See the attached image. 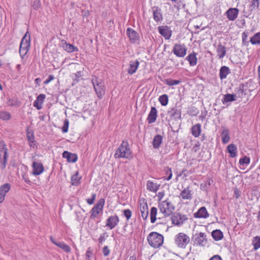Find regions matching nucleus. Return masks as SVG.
<instances>
[{"instance_id":"obj_1","label":"nucleus","mask_w":260,"mask_h":260,"mask_svg":"<svg viewBox=\"0 0 260 260\" xmlns=\"http://www.w3.org/2000/svg\"><path fill=\"white\" fill-rule=\"evenodd\" d=\"M132 153V152L129 148L128 142L126 140H123L116 150L114 154V157L116 158H128L131 157Z\"/></svg>"},{"instance_id":"obj_2","label":"nucleus","mask_w":260,"mask_h":260,"mask_svg":"<svg viewBox=\"0 0 260 260\" xmlns=\"http://www.w3.org/2000/svg\"><path fill=\"white\" fill-rule=\"evenodd\" d=\"M149 244L154 248L160 247L164 243V236L157 232H151L147 237Z\"/></svg>"},{"instance_id":"obj_3","label":"nucleus","mask_w":260,"mask_h":260,"mask_svg":"<svg viewBox=\"0 0 260 260\" xmlns=\"http://www.w3.org/2000/svg\"><path fill=\"white\" fill-rule=\"evenodd\" d=\"M158 208L165 217H168L173 213L175 206L169 199H167L158 203Z\"/></svg>"},{"instance_id":"obj_4","label":"nucleus","mask_w":260,"mask_h":260,"mask_svg":"<svg viewBox=\"0 0 260 260\" xmlns=\"http://www.w3.org/2000/svg\"><path fill=\"white\" fill-rule=\"evenodd\" d=\"M8 150L6 145L3 140L0 141V162L1 169L4 170L8 161Z\"/></svg>"},{"instance_id":"obj_5","label":"nucleus","mask_w":260,"mask_h":260,"mask_svg":"<svg viewBox=\"0 0 260 260\" xmlns=\"http://www.w3.org/2000/svg\"><path fill=\"white\" fill-rule=\"evenodd\" d=\"M92 83L98 96L100 99L102 98L105 93L104 83L96 77L92 78Z\"/></svg>"},{"instance_id":"obj_6","label":"nucleus","mask_w":260,"mask_h":260,"mask_svg":"<svg viewBox=\"0 0 260 260\" xmlns=\"http://www.w3.org/2000/svg\"><path fill=\"white\" fill-rule=\"evenodd\" d=\"M175 243L179 248H185L190 241L189 237L183 233H180L176 235Z\"/></svg>"},{"instance_id":"obj_7","label":"nucleus","mask_w":260,"mask_h":260,"mask_svg":"<svg viewBox=\"0 0 260 260\" xmlns=\"http://www.w3.org/2000/svg\"><path fill=\"white\" fill-rule=\"evenodd\" d=\"M172 52L179 57H183L187 52V48L184 44H176L173 49Z\"/></svg>"},{"instance_id":"obj_8","label":"nucleus","mask_w":260,"mask_h":260,"mask_svg":"<svg viewBox=\"0 0 260 260\" xmlns=\"http://www.w3.org/2000/svg\"><path fill=\"white\" fill-rule=\"evenodd\" d=\"M105 204V200L103 198L100 199L96 204L92 208L91 210V218H95L102 211Z\"/></svg>"},{"instance_id":"obj_9","label":"nucleus","mask_w":260,"mask_h":260,"mask_svg":"<svg viewBox=\"0 0 260 260\" xmlns=\"http://www.w3.org/2000/svg\"><path fill=\"white\" fill-rule=\"evenodd\" d=\"M187 219V217L185 215H182L179 213H175L171 217V220L173 224L177 225H180Z\"/></svg>"},{"instance_id":"obj_10","label":"nucleus","mask_w":260,"mask_h":260,"mask_svg":"<svg viewBox=\"0 0 260 260\" xmlns=\"http://www.w3.org/2000/svg\"><path fill=\"white\" fill-rule=\"evenodd\" d=\"M159 33L163 36L165 39L169 40L172 36V30L170 27L167 25H161L158 26Z\"/></svg>"},{"instance_id":"obj_11","label":"nucleus","mask_w":260,"mask_h":260,"mask_svg":"<svg viewBox=\"0 0 260 260\" xmlns=\"http://www.w3.org/2000/svg\"><path fill=\"white\" fill-rule=\"evenodd\" d=\"M126 34L128 37L131 43H137L139 42V35L138 32L133 29L128 27L126 29Z\"/></svg>"},{"instance_id":"obj_12","label":"nucleus","mask_w":260,"mask_h":260,"mask_svg":"<svg viewBox=\"0 0 260 260\" xmlns=\"http://www.w3.org/2000/svg\"><path fill=\"white\" fill-rule=\"evenodd\" d=\"M168 114L172 119L178 120L181 118V110L178 109L176 107L170 108L168 111Z\"/></svg>"},{"instance_id":"obj_13","label":"nucleus","mask_w":260,"mask_h":260,"mask_svg":"<svg viewBox=\"0 0 260 260\" xmlns=\"http://www.w3.org/2000/svg\"><path fill=\"white\" fill-rule=\"evenodd\" d=\"M193 237H194L195 243L197 245L204 246L207 244V240L205 233L200 232L198 234L194 235Z\"/></svg>"},{"instance_id":"obj_14","label":"nucleus","mask_w":260,"mask_h":260,"mask_svg":"<svg viewBox=\"0 0 260 260\" xmlns=\"http://www.w3.org/2000/svg\"><path fill=\"white\" fill-rule=\"evenodd\" d=\"M32 174L35 176L40 175L44 172V170L43 165L41 162L34 161L32 165Z\"/></svg>"},{"instance_id":"obj_15","label":"nucleus","mask_w":260,"mask_h":260,"mask_svg":"<svg viewBox=\"0 0 260 260\" xmlns=\"http://www.w3.org/2000/svg\"><path fill=\"white\" fill-rule=\"evenodd\" d=\"M239 9L236 8H231L225 12V15L229 20L234 21L238 17Z\"/></svg>"},{"instance_id":"obj_16","label":"nucleus","mask_w":260,"mask_h":260,"mask_svg":"<svg viewBox=\"0 0 260 260\" xmlns=\"http://www.w3.org/2000/svg\"><path fill=\"white\" fill-rule=\"evenodd\" d=\"M119 221V218L117 215L110 216L107 220L106 226L110 229H113L118 224Z\"/></svg>"},{"instance_id":"obj_17","label":"nucleus","mask_w":260,"mask_h":260,"mask_svg":"<svg viewBox=\"0 0 260 260\" xmlns=\"http://www.w3.org/2000/svg\"><path fill=\"white\" fill-rule=\"evenodd\" d=\"M62 157L66 158L67 161L70 163L75 162L78 159V156L76 153H72L67 151L63 152Z\"/></svg>"},{"instance_id":"obj_18","label":"nucleus","mask_w":260,"mask_h":260,"mask_svg":"<svg viewBox=\"0 0 260 260\" xmlns=\"http://www.w3.org/2000/svg\"><path fill=\"white\" fill-rule=\"evenodd\" d=\"M157 117V111L155 107H152L148 114L147 120L149 124L155 122Z\"/></svg>"},{"instance_id":"obj_19","label":"nucleus","mask_w":260,"mask_h":260,"mask_svg":"<svg viewBox=\"0 0 260 260\" xmlns=\"http://www.w3.org/2000/svg\"><path fill=\"white\" fill-rule=\"evenodd\" d=\"M152 10L154 20L157 22L161 21L163 18L161 13V9L157 6H154L152 8Z\"/></svg>"},{"instance_id":"obj_20","label":"nucleus","mask_w":260,"mask_h":260,"mask_svg":"<svg viewBox=\"0 0 260 260\" xmlns=\"http://www.w3.org/2000/svg\"><path fill=\"white\" fill-rule=\"evenodd\" d=\"M209 216V214L205 207H201L198 212L194 214V217L198 218H207Z\"/></svg>"},{"instance_id":"obj_21","label":"nucleus","mask_w":260,"mask_h":260,"mask_svg":"<svg viewBox=\"0 0 260 260\" xmlns=\"http://www.w3.org/2000/svg\"><path fill=\"white\" fill-rule=\"evenodd\" d=\"M139 63V61L138 60L130 61L129 67L127 69L128 73L130 75L134 74L137 70Z\"/></svg>"},{"instance_id":"obj_22","label":"nucleus","mask_w":260,"mask_h":260,"mask_svg":"<svg viewBox=\"0 0 260 260\" xmlns=\"http://www.w3.org/2000/svg\"><path fill=\"white\" fill-rule=\"evenodd\" d=\"M160 186V184L155 183L151 180H148L147 181L146 187L147 190L153 192H156L158 190Z\"/></svg>"},{"instance_id":"obj_23","label":"nucleus","mask_w":260,"mask_h":260,"mask_svg":"<svg viewBox=\"0 0 260 260\" xmlns=\"http://www.w3.org/2000/svg\"><path fill=\"white\" fill-rule=\"evenodd\" d=\"M140 211L142 217L143 219L146 220L148 216V207L147 203L140 204Z\"/></svg>"},{"instance_id":"obj_24","label":"nucleus","mask_w":260,"mask_h":260,"mask_svg":"<svg viewBox=\"0 0 260 260\" xmlns=\"http://www.w3.org/2000/svg\"><path fill=\"white\" fill-rule=\"evenodd\" d=\"M231 71L230 68L226 66H222L219 70V78L221 80L226 78L228 75L230 74Z\"/></svg>"},{"instance_id":"obj_25","label":"nucleus","mask_w":260,"mask_h":260,"mask_svg":"<svg viewBox=\"0 0 260 260\" xmlns=\"http://www.w3.org/2000/svg\"><path fill=\"white\" fill-rule=\"evenodd\" d=\"M186 59L189 62L190 66H196L198 61L197 54L194 52H193L186 57Z\"/></svg>"},{"instance_id":"obj_26","label":"nucleus","mask_w":260,"mask_h":260,"mask_svg":"<svg viewBox=\"0 0 260 260\" xmlns=\"http://www.w3.org/2000/svg\"><path fill=\"white\" fill-rule=\"evenodd\" d=\"M216 52L219 59H221L225 56L226 52V48L220 43L217 46Z\"/></svg>"},{"instance_id":"obj_27","label":"nucleus","mask_w":260,"mask_h":260,"mask_svg":"<svg viewBox=\"0 0 260 260\" xmlns=\"http://www.w3.org/2000/svg\"><path fill=\"white\" fill-rule=\"evenodd\" d=\"M223 130L221 133L222 142L223 144H226L229 142L230 137L229 136V131L227 128L223 127Z\"/></svg>"},{"instance_id":"obj_28","label":"nucleus","mask_w":260,"mask_h":260,"mask_svg":"<svg viewBox=\"0 0 260 260\" xmlns=\"http://www.w3.org/2000/svg\"><path fill=\"white\" fill-rule=\"evenodd\" d=\"M192 135L196 138L198 137L201 133V125L200 123L193 125L191 128Z\"/></svg>"},{"instance_id":"obj_29","label":"nucleus","mask_w":260,"mask_h":260,"mask_svg":"<svg viewBox=\"0 0 260 260\" xmlns=\"http://www.w3.org/2000/svg\"><path fill=\"white\" fill-rule=\"evenodd\" d=\"M162 141V137L160 135H156L153 140L152 145L154 148H158Z\"/></svg>"},{"instance_id":"obj_30","label":"nucleus","mask_w":260,"mask_h":260,"mask_svg":"<svg viewBox=\"0 0 260 260\" xmlns=\"http://www.w3.org/2000/svg\"><path fill=\"white\" fill-rule=\"evenodd\" d=\"M227 151L230 153V156L232 158L235 157L237 155L236 146L234 144H231L227 147Z\"/></svg>"},{"instance_id":"obj_31","label":"nucleus","mask_w":260,"mask_h":260,"mask_svg":"<svg viewBox=\"0 0 260 260\" xmlns=\"http://www.w3.org/2000/svg\"><path fill=\"white\" fill-rule=\"evenodd\" d=\"M212 236L215 241H219L223 237L222 232L220 230H215L212 231Z\"/></svg>"},{"instance_id":"obj_32","label":"nucleus","mask_w":260,"mask_h":260,"mask_svg":"<svg viewBox=\"0 0 260 260\" xmlns=\"http://www.w3.org/2000/svg\"><path fill=\"white\" fill-rule=\"evenodd\" d=\"M63 48L66 51L69 53L77 52L78 51L77 47L73 45L68 44L67 42H65L64 44H63Z\"/></svg>"},{"instance_id":"obj_33","label":"nucleus","mask_w":260,"mask_h":260,"mask_svg":"<svg viewBox=\"0 0 260 260\" xmlns=\"http://www.w3.org/2000/svg\"><path fill=\"white\" fill-rule=\"evenodd\" d=\"M259 0H252L251 1V4L250 5V13H248L247 15L245 14L244 16L246 17H248L249 15L252 13V12L255 10V9H257L259 7Z\"/></svg>"},{"instance_id":"obj_34","label":"nucleus","mask_w":260,"mask_h":260,"mask_svg":"<svg viewBox=\"0 0 260 260\" xmlns=\"http://www.w3.org/2000/svg\"><path fill=\"white\" fill-rule=\"evenodd\" d=\"M189 187L184 188L182 190L180 196L184 200H189L191 199V194Z\"/></svg>"},{"instance_id":"obj_35","label":"nucleus","mask_w":260,"mask_h":260,"mask_svg":"<svg viewBox=\"0 0 260 260\" xmlns=\"http://www.w3.org/2000/svg\"><path fill=\"white\" fill-rule=\"evenodd\" d=\"M81 177L79 176V173L77 172L75 174L71 177V184L74 186H78L81 183Z\"/></svg>"},{"instance_id":"obj_36","label":"nucleus","mask_w":260,"mask_h":260,"mask_svg":"<svg viewBox=\"0 0 260 260\" xmlns=\"http://www.w3.org/2000/svg\"><path fill=\"white\" fill-rule=\"evenodd\" d=\"M157 209L153 207L150 209V221L152 223H154L157 220Z\"/></svg>"},{"instance_id":"obj_37","label":"nucleus","mask_w":260,"mask_h":260,"mask_svg":"<svg viewBox=\"0 0 260 260\" xmlns=\"http://www.w3.org/2000/svg\"><path fill=\"white\" fill-rule=\"evenodd\" d=\"M236 95L234 94L228 93L224 95L223 99L222 100V102L223 104L230 102H233L236 100Z\"/></svg>"},{"instance_id":"obj_38","label":"nucleus","mask_w":260,"mask_h":260,"mask_svg":"<svg viewBox=\"0 0 260 260\" xmlns=\"http://www.w3.org/2000/svg\"><path fill=\"white\" fill-rule=\"evenodd\" d=\"M30 35L28 31H27L24 37L22 38L21 40V42L20 44L23 45H26L28 46H30Z\"/></svg>"},{"instance_id":"obj_39","label":"nucleus","mask_w":260,"mask_h":260,"mask_svg":"<svg viewBox=\"0 0 260 260\" xmlns=\"http://www.w3.org/2000/svg\"><path fill=\"white\" fill-rule=\"evenodd\" d=\"M250 42L252 45L260 44V32H257L251 37Z\"/></svg>"},{"instance_id":"obj_40","label":"nucleus","mask_w":260,"mask_h":260,"mask_svg":"<svg viewBox=\"0 0 260 260\" xmlns=\"http://www.w3.org/2000/svg\"><path fill=\"white\" fill-rule=\"evenodd\" d=\"M11 118V114L10 112L6 111H0V119L3 120H9Z\"/></svg>"},{"instance_id":"obj_41","label":"nucleus","mask_w":260,"mask_h":260,"mask_svg":"<svg viewBox=\"0 0 260 260\" xmlns=\"http://www.w3.org/2000/svg\"><path fill=\"white\" fill-rule=\"evenodd\" d=\"M11 189V185L9 183H5L0 186V192L3 193L5 196L9 191Z\"/></svg>"},{"instance_id":"obj_42","label":"nucleus","mask_w":260,"mask_h":260,"mask_svg":"<svg viewBox=\"0 0 260 260\" xmlns=\"http://www.w3.org/2000/svg\"><path fill=\"white\" fill-rule=\"evenodd\" d=\"M29 48V47L28 46L23 45L21 44L20 45L19 53L22 57H23V56L26 54Z\"/></svg>"},{"instance_id":"obj_43","label":"nucleus","mask_w":260,"mask_h":260,"mask_svg":"<svg viewBox=\"0 0 260 260\" xmlns=\"http://www.w3.org/2000/svg\"><path fill=\"white\" fill-rule=\"evenodd\" d=\"M165 82L166 84L169 86L176 85L180 83L181 81L178 80H173L171 78L166 79L165 80Z\"/></svg>"},{"instance_id":"obj_44","label":"nucleus","mask_w":260,"mask_h":260,"mask_svg":"<svg viewBox=\"0 0 260 260\" xmlns=\"http://www.w3.org/2000/svg\"><path fill=\"white\" fill-rule=\"evenodd\" d=\"M158 101L162 106H165L168 103V96L166 94L161 95L159 97Z\"/></svg>"},{"instance_id":"obj_45","label":"nucleus","mask_w":260,"mask_h":260,"mask_svg":"<svg viewBox=\"0 0 260 260\" xmlns=\"http://www.w3.org/2000/svg\"><path fill=\"white\" fill-rule=\"evenodd\" d=\"M56 246L63 249L66 252H70L71 251L70 247L63 242H58V243L56 244Z\"/></svg>"},{"instance_id":"obj_46","label":"nucleus","mask_w":260,"mask_h":260,"mask_svg":"<svg viewBox=\"0 0 260 260\" xmlns=\"http://www.w3.org/2000/svg\"><path fill=\"white\" fill-rule=\"evenodd\" d=\"M8 105L11 107H19L20 105V102L16 98L10 99L8 101Z\"/></svg>"},{"instance_id":"obj_47","label":"nucleus","mask_w":260,"mask_h":260,"mask_svg":"<svg viewBox=\"0 0 260 260\" xmlns=\"http://www.w3.org/2000/svg\"><path fill=\"white\" fill-rule=\"evenodd\" d=\"M252 244L254 250H257L260 248V237L256 236L253 238Z\"/></svg>"},{"instance_id":"obj_48","label":"nucleus","mask_w":260,"mask_h":260,"mask_svg":"<svg viewBox=\"0 0 260 260\" xmlns=\"http://www.w3.org/2000/svg\"><path fill=\"white\" fill-rule=\"evenodd\" d=\"M164 171L165 172L166 175H168L167 178H166L165 179L167 180H170L172 177V172L171 169L169 167H166L164 168Z\"/></svg>"},{"instance_id":"obj_49","label":"nucleus","mask_w":260,"mask_h":260,"mask_svg":"<svg viewBox=\"0 0 260 260\" xmlns=\"http://www.w3.org/2000/svg\"><path fill=\"white\" fill-rule=\"evenodd\" d=\"M250 163V158L244 156L239 160V164L240 165H244L245 164L248 165Z\"/></svg>"},{"instance_id":"obj_50","label":"nucleus","mask_w":260,"mask_h":260,"mask_svg":"<svg viewBox=\"0 0 260 260\" xmlns=\"http://www.w3.org/2000/svg\"><path fill=\"white\" fill-rule=\"evenodd\" d=\"M108 237V235L106 232H105L100 235L98 241L100 244H103V242L106 240V239Z\"/></svg>"},{"instance_id":"obj_51","label":"nucleus","mask_w":260,"mask_h":260,"mask_svg":"<svg viewBox=\"0 0 260 260\" xmlns=\"http://www.w3.org/2000/svg\"><path fill=\"white\" fill-rule=\"evenodd\" d=\"M69 122L68 119H66L64 121L63 126L62 127V132L64 133L68 132Z\"/></svg>"},{"instance_id":"obj_52","label":"nucleus","mask_w":260,"mask_h":260,"mask_svg":"<svg viewBox=\"0 0 260 260\" xmlns=\"http://www.w3.org/2000/svg\"><path fill=\"white\" fill-rule=\"evenodd\" d=\"M123 212L124 216L126 218L127 220L130 219V218L132 216V213L129 209L124 210Z\"/></svg>"},{"instance_id":"obj_53","label":"nucleus","mask_w":260,"mask_h":260,"mask_svg":"<svg viewBox=\"0 0 260 260\" xmlns=\"http://www.w3.org/2000/svg\"><path fill=\"white\" fill-rule=\"evenodd\" d=\"M96 198V194L93 193L91 195V198L86 199V202L89 205L93 204Z\"/></svg>"},{"instance_id":"obj_54","label":"nucleus","mask_w":260,"mask_h":260,"mask_svg":"<svg viewBox=\"0 0 260 260\" xmlns=\"http://www.w3.org/2000/svg\"><path fill=\"white\" fill-rule=\"evenodd\" d=\"M92 254L93 253L92 250L90 249V247H89L85 254L86 260H90V257Z\"/></svg>"},{"instance_id":"obj_55","label":"nucleus","mask_w":260,"mask_h":260,"mask_svg":"<svg viewBox=\"0 0 260 260\" xmlns=\"http://www.w3.org/2000/svg\"><path fill=\"white\" fill-rule=\"evenodd\" d=\"M46 98V95L44 94H39L37 98V100L38 101L40 102L41 104L42 105L44 100Z\"/></svg>"},{"instance_id":"obj_56","label":"nucleus","mask_w":260,"mask_h":260,"mask_svg":"<svg viewBox=\"0 0 260 260\" xmlns=\"http://www.w3.org/2000/svg\"><path fill=\"white\" fill-rule=\"evenodd\" d=\"M110 249L108 246H105L103 248V253L105 256H108L110 253Z\"/></svg>"},{"instance_id":"obj_57","label":"nucleus","mask_w":260,"mask_h":260,"mask_svg":"<svg viewBox=\"0 0 260 260\" xmlns=\"http://www.w3.org/2000/svg\"><path fill=\"white\" fill-rule=\"evenodd\" d=\"M82 72L78 71L75 74V78L74 79V81H76V82H78L79 81V78L82 76Z\"/></svg>"},{"instance_id":"obj_58","label":"nucleus","mask_w":260,"mask_h":260,"mask_svg":"<svg viewBox=\"0 0 260 260\" xmlns=\"http://www.w3.org/2000/svg\"><path fill=\"white\" fill-rule=\"evenodd\" d=\"M34 106L36 107L38 110H40L42 108V105L41 104L40 102L38 101L37 100H35L34 101Z\"/></svg>"},{"instance_id":"obj_59","label":"nucleus","mask_w":260,"mask_h":260,"mask_svg":"<svg viewBox=\"0 0 260 260\" xmlns=\"http://www.w3.org/2000/svg\"><path fill=\"white\" fill-rule=\"evenodd\" d=\"M54 79V77L52 75H50L47 80H46L44 83V84H48L49 83H50L52 80H53Z\"/></svg>"},{"instance_id":"obj_60","label":"nucleus","mask_w":260,"mask_h":260,"mask_svg":"<svg viewBox=\"0 0 260 260\" xmlns=\"http://www.w3.org/2000/svg\"><path fill=\"white\" fill-rule=\"evenodd\" d=\"M40 6V3L39 1H36L34 2L33 8L35 10H37Z\"/></svg>"},{"instance_id":"obj_61","label":"nucleus","mask_w":260,"mask_h":260,"mask_svg":"<svg viewBox=\"0 0 260 260\" xmlns=\"http://www.w3.org/2000/svg\"><path fill=\"white\" fill-rule=\"evenodd\" d=\"M166 217H165L164 215L161 216L160 214H158V216L157 218V219L159 221V223H162L165 221L164 218H166Z\"/></svg>"},{"instance_id":"obj_62","label":"nucleus","mask_w":260,"mask_h":260,"mask_svg":"<svg viewBox=\"0 0 260 260\" xmlns=\"http://www.w3.org/2000/svg\"><path fill=\"white\" fill-rule=\"evenodd\" d=\"M209 260H222L221 257L218 255H215L211 257Z\"/></svg>"},{"instance_id":"obj_63","label":"nucleus","mask_w":260,"mask_h":260,"mask_svg":"<svg viewBox=\"0 0 260 260\" xmlns=\"http://www.w3.org/2000/svg\"><path fill=\"white\" fill-rule=\"evenodd\" d=\"M27 138L30 143H34L35 142L34 136L32 135L31 136L27 135Z\"/></svg>"},{"instance_id":"obj_64","label":"nucleus","mask_w":260,"mask_h":260,"mask_svg":"<svg viewBox=\"0 0 260 260\" xmlns=\"http://www.w3.org/2000/svg\"><path fill=\"white\" fill-rule=\"evenodd\" d=\"M164 196V192H159L158 193V198L159 201L161 200V199Z\"/></svg>"}]
</instances>
